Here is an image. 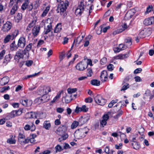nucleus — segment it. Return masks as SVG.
I'll return each instance as SVG.
<instances>
[{"instance_id":"obj_1","label":"nucleus","mask_w":154,"mask_h":154,"mask_svg":"<svg viewBox=\"0 0 154 154\" xmlns=\"http://www.w3.org/2000/svg\"><path fill=\"white\" fill-rule=\"evenodd\" d=\"M69 2L67 0H65L64 2L62 1L60 2L57 7V13L60 12V15L63 14V17H64L66 15V14L64 12L65 11L69 6Z\"/></svg>"},{"instance_id":"obj_2","label":"nucleus","mask_w":154,"mask_h":154,"mask_svg":"<svg viewBox=\"0 0 154 154\" xmlns=\"http://www.w3.org/2000/svg\"><path fill=\"white\" fill-rule=\"evenodd\" d=\"M87 129V128H80L76 130L74 133V136L75 138L77 139H80L82 137L85 136L86 135L88 132V131H86Z\"/></svg>"},{"instance_id":"obj_3","label":"nucleus","mask_w":154,"mask_h":154,"mask_svg":"<svg viewBox=\"0 0 154 154\" xmlns=\"http://www.w3.org/2000/svg\"><path fill=\"white\" fill-rule=\"evenodd\" d=\"M51 91L50 87L49 86H45L44 87H40L38 89V93L41 96H46L49 92Z\"/></svg>"},{"instance_id":"obj_4","label":"nucleus","mask_w":154,"mask_h":154,"mask_svg":"<svg viewBox=\"0 0 154 154\" xmlns=\"http://www.w3.org/2000/svg\"><path fill=\"white\" fill-rule=\"evenodd\" d=\"M84 6L83 1H81L80 4L79 5L77 8L75 10V13L78 15H81L84 11Z\"/></svg>"},{"instance_id":"obj_5","label":"nucleus","mask_w":154,"mask_h":154,"mask_svg":"<svg viewBox=\"0 0 154 154\" xmlns=\"http://www.w3.org/2000/svg\"><path fill=\"white\" fill-rule=\"evenodd\" d=\"M96 103L99 105H104L106 102V100L102 98L100 95H97L95 98Z\"/></svg>"},{"instance_id":"obj_6","label":"nucleus","mask_w":154,"mask_h":154,"mask_svg":"<svg viewBox=\"0 0 154 154\" xmlns=\"http://www.w3.org/2000/svg\"><path fill=\"white\" fill-rule=\"evenodd\" d=\"M86 65V62L82 61L79 63L75 67L76 69L79 71H83L87 68Z\"/></svg>"},{"instance_id":"obj_7","label":"nucleus","mask_w":154,"mask_h":154,"mask_svg":"<svg viewBox=\"0 0 154 154\" xmlns=\"http://www.w3.org/2000/svg\"><path fill=\"white\" fill-rule=\"evenodd\" d=\"M18 33V31L17 30L15 31L13 33L12 35H8L5 38L4 42L5 43L8 42L10 39H13L14 37L17 36Z\"/></svg>"},{"instance_id":"obj_8","label":"nucleus","mask_w":154,"mask_h":154,"mask_svg":"<svg viewBox=\"0 0 154 154\" xmlns=\"http://www.w3.org/2000/svg\"><path fill=\"white\" fill-rule=\"evenodd\" d=\"M12 26V24L9 21H7L3 25L2 27V30L4 32H8L9 30Z\"/></svg>"},{"instance_id":"obj_9","label":"nucleus","mask_w":154,"mask_h":154,"mask_svg":"<svg viewBox=\"0 0 154 154\" xmlns=\"http://www.w3.org/2000/svg\"><path fill=\"white\" fill-rule=\"evenodd\" d=\"M27 114L30 116V118L37 119L38 117H41L40 115H42L43 113L42 112H31L30 113L28 112Z\"/></svg>"},{"instance_id":"obj_10","label":"nucleus","mask_w":154,"mask_h":154,"mask_svg":"<svg viewBox=\"0 0 154 154\" xmlns=\"http://www.w3.org/2000/svg\"><path fill=\"white\" fill-rule=\"evenodd\" d=\"M108 77L107 72L105 70L101 72L100 76V79L102 82L106 81Z\"/></svg>"},{"instance_id":"obj_11","label":"nucleus","mask_w":154,"mask_h":154,"mask_svg":"<svg viewBox=\"0 0 154 154\" xmlns=\"http://www.w3.org/2000/svg\"><path fill=\"white\" fill-rule=\"evenodd\" d=\"M67 125L66 124L61 125L58 128L57 131L60 134L65 133L67 131Z\"/></svg>"},{"instance_id":"obj_12","label":"nucleus","mask_w":154,"mask_h":154,"mask_svg":"<svg viewBox=\"0 0 154 154\" xmlns=\"http://www.w3.org/2000/svg\"><path fill=\"white\" fill-rule=\"evenodd\" d=\"M26 39L23 37H20L18 40V46L22 48H24L26 45Z\"/></svg>"},{"instance_id":"obj_13","label":"nucleus","mask_w":154,"mask_h":154,"mask_svg":"<svg viewBox=\"0 0 154 154\" xmlns=\"http://www.w3.org/2000/svg\"><path fill=\"white\" fill-rule=\"evenodd\" d=\"M20 102L23 106H30L32 105V100L27 99L21 100H20Z\"/></svg>"},{"instance_id":"obj_14","label":"nucleus","mask_w":154,"mask_h":154,"mask_svg":"<svg viewBox=\"0 0 154 154\" xmlns=\"http://www.w3.org/2000/svg\"><path fill=\"white\" fill-rule=\"evenodd\" d=\"M40 27L35 26L33 28L32 32L33 35L35 36L37 35L39 32Z\"/></svg>"},{"instance_id":"obj_15","label":"nucleus","mask_w":154,"mask_h":154,"mask_svg":"<svg viewBox=\"0 0 154 154\" xmlns=\"http://www.w3.org/2000/svg\"><path fill=\"white\" fill-rule=\"evenodd\" d=\"M16 116H17L15 110H13L11 112L7 114L6 117V118L7 120H10Z\"/></svg>"},{"instance_id":"obj_16","label":"nucleus","mask_w":154,"mask_h":154,"mask_svg":"<svg viewBox=\"0 0 154 154\" xmlns=\"http://www.w3.org/2000/svg\"><path fill=\"white\" fill-rule=\"evenodd\" d=\"M59 134L61 136V137L58 138V140L60 142L62 140H66L68 137V135L66 133H63L61 134H62L59 133Z\"/></svg>"},{"instance_id":"obj_17","label":"nucleus","mask_w":154,"mask_h":154,"mask_svg":"<svg viewBox=\"0 0 154 154\" xmlns=\"http://www.w3.org/2000/svg\"><path fill=\"white\" fill-rule=\"evenodd\" d=\"M18 45L17 44L16 45L15 44V41H14L10 45V50L11 51H16L18 48L19 47L18 46Z\"/></svg>"},{"instance_id":"obj_18","label":"nucleus","mask_w":154,"mask_h":154,"mask_svg":"<svg viewBox=\"0 0 154 154\" xmlns=\"http://www.w3.org/2000/svg\"><path fill=\"white\" fill-rule=\"evenodd\" d=\"M128 57V55L127 54H120L117 56H115L114 58L115 59H123L126 58Z\"/></svg>"},{"instance_id":"obj_19","label":"nucleus","mask_w":154,"mask_h":154,"mask_svg":"<svg viewBox=\"0 0 154 154\" xmlns=\"http://www.w3.org/2000/svg\"><path fill=\"white\" fill-rule=\"evenodd\" d=\"M9 81V78L8 77H5L2 79L0 83L2 85H5L8 83Z\"/></svg>"},{"instance_id":"obj_20","label":"nucleus","mask_w":154,"mask_h":154,"mask_svg":"<svg viewBox=\"0 0 154 154\" xmlns=\"http://www.w3.org/2000/svg\"><path fill=\"white\" fill-rule=\"evenodd\" d=\"M51 125L49 121H45L43 124V128L46 130H49L51 128Z\"/></svg>"},{"instance_id":"obj_21","label":"nucleus","mask_w":154,"mask_h":154,"mask_svg":"<svg viewBox=\"0 0 154 154\" xmlns=\"http://www.w3.org/2000/svg\"><path fill=\"white\" fill-rule=\"evenodd\" d=\"M123 112L121 109V108L117 111V114L113 116V118L116 120H118V118L120 117L123 114Z\"/></svg>"},{"instance_id":"obj_22","label":"nucleus","mask_w":154,"mask_h":154,"mask_svg":"<svg viewBox=\"0 0 154 154\" xmlns=\"http://www.w3.org/2000/svg\"><path fill=\"white\" fill-rule=\"evenodd\" d=\"M152 23V19L151 18L146 19L143 21V24L146 26L151 25Z\"/></svg>"},{"instance_id":"obj_23","label":"nucleus","mask_w":154,"mask_h":154,"mask_svg":"<svg viewBox=\"0 0 154 154\" xmlns=\"http://www.w3.org/2000/svg\"><path fill=\"white\" fill-rule=\"evenodd\" d=\"M61 24L60 23H58L55 28L54 32V33H57L61 31Z\"/></svg>"},{"instance_id":"obj_24","label":"nucleus","mask_w":154,"mask_h":154,"mask_svg":"<svg viewBox=\"0 0 154 154\" xmlns=\"http://www.w3.org/2000/svg\"><path fill=\"white\" fill-rule=\"evenodd\" d=\"M18 8V6L17 5V4H14V5L13 7L12 8L10 11V14L11 15L14 14Z\"/></svg>"},{"instance_id":"obj_25","label":"nucleus","mask_w":154,"mask_h":154,"mask_svg":"<svg viewBox=\"0 0 154 154\" xmlns=\"http://www.w3.org/2000/svg\"><path fill=\"white\" fill-rule=\"evenodd\" d=\"M91 84L93 85L99 86L100 85V81L97 79H93L91 81Z\"/></svg>"},{"instance_id":"obj_26","label":"nucleus","mask_w":154,"mask_h":154,"mask_svg":"<svg viewBox=\"0 0 154 154\" xmlns=\"http://www.w3.org/2000/svg\"><path fill=\"white\" fill-rule=\"evenodd\" d=\"M29 4V0H26L22 4L21 6V9H22L24 11L25 10L26 8L28 6V5Z\"/></svg>"},{"instance_id":"obj_27","label":"nucleus","mask_w":154,"mask_h":154,"mask_svg":"<svg viewBox=\"0 0 154 154\" xmlns=\"http://www.w3.org/2000/svg\"><path fill=\"white\" fill-rule=\"evenodd\" d=\"M89 119V118L85 117L83 118L82 116H81L79 119V122H81L82 124H84L86 123Z\"/></svg>"},{"instance_id":"obj_28","label":"nucleus","mask_w":154,"mask_h":154,"mask_svg":"<svg viewBox=\"0 0 154 154\" xmlns=\"http://www.w3.org/2000/svg\"><path fill=\"white\" fill-rule=\"evenodd\" d=\"M131 78L132 76L130 75L126 76L124 79L122 85H124V84L127 83V82H128L129 80L131 79Z\"/></svg>"},{"instance_id":"obj_29","label":"nucleus","mask_w":154,"mask_h":154,"mask_svg":"<svg viewBox=\"0 0 154 154\" xmlns=\"http://www.w3.org/2000/svg\"><path fill=\"white\" fill-rule=\"evenodd\" d=\"M22 18V15L21 13H18L17 15L16 21L17 23H19L20 20Z\"/></svg>"},{"instance_id":"obj_30","label":"nucleus","mask_w":154,"mask_h":154,"mask_svg":"<svg viewBox=\"0 0 154 154\" xmlns=\"http://www.w3.org/2000/svg\"><path fill=\"white\" fill-rule=\"evenodd\" d=\"M93 73L92 70L91 68H88L87 69V74L88 77H91Z\"/></svg>"},{"instance_id":"obj_31","label":"nucleus","mask_w":154,"mask_h":154,"mask_svg":"<svg viewBox=\"0 0 154 154\" xmlns=\"http://www.w3.org/2000/svg\"><path fill=\"white\" fill-rule=\"evenodd\" d=\"M16 56L19 58V59L23 58V54L22 53V52H21L19 51H17L16 53Z\"/></svg>"},{"instance_id":"obj_32","label":"nucleus","mask_w":154,"mask_h":154,"mask_svg":"<svg viewBox=\"0 0 154 154\" xmlns=\"http://www.w3.org/2000/svg\"><path fill=\"white\" fill-rule=\"evenodd\" d=\"M79 122L76 121H74L72 124L71 128L72 129L75 128L78 125Z\"/></svg>"},{"instance_id":"obj_33","label":"nucleus","mask_w":154,"mask_h":154,"mask_svg":"<svg viewBox=\"0 0 154 154\" xmlns=\"http://www.w3.org/2000/svg\"><path fill=\"white\" fill-rule=\"evenodd\" d=\"M47 28L48 29L46 31L44 32L45 34L46 35L48 34V33L51 31V30L52 29V26L51 23H50L49 25L47 26Z\"/></svg>"},{"instance_id":"obj_34","label":"nucleus","mask_w":154,"mask_h":154,"mask_svg":"<svg viewBox=\"0 0 154 154\" xmlns=\"http://www.w3.org/2000/svg\"><path fill=\"white\" fill-rule=\"evenodd\" d=\"M124 85L122 87L121 91H125L129 88V84L128 83L124 84Z\"/></svg>"},{"instance_id":"obj_35","label":"nucleus","mask_w":154,"mask_h":154,"mask_svg":"<svg viewBox=\"0 0 154 154\" xmlns=\"http://www.w3.org/2000/svg\"><path fill=\"white\" fill-rule=\"evenodd\" d=\"M77 89L76 88H69L67 89V91L68 93L71 94L74 93L76 91Z\"/></svg>"},{"instance_id":"obj_36","label":"nucleus","mask_w":154,"mask_h":154,"mask_svg":"<svg viewBox=\"0 0 154 154\" xmlns=\"http://www.w3.org/2000/svg\"><path fill=\"white\" fill-rule=\"evenodd\" d=\"M23 109H20L18 110H15V112L16 115V116H20L22 113Z\"/></svg>"},{"instance_id":"obj_37","label":"nucleus","mask_w":154,"mask_h":154,"mask_svg":"<svg viewBox=\"0 0 154 154\" xmlns=\"http://www.w3.org/2000/svg\"><path fill=\"white\" fill-rule=\"evenodd\" d=\"M81 111L82 112H86L88 111V108L86 107V106L83 105L81 107Z\"/></svg>"},{"instance_id":"obj_38","label":"nucleus","mask_w":154,"mask_h":154,"mask_svg":"<svg viewBox=\"0 0 154 154\" xmlns=\"http://www.w3.org/2000/svg\"><path fill=\"white\" fill-rule=\"evenodd\" d=\"M132 39L130 38H128L125 39V42L128 44V45H131L132 44Z\"/></svg>"},{"instance_id":"obj_39","label":"nucleus","mask_w":154,"mask_h":154,"mask_svg":"<svg viewBox=\"0 0 154 154\" xmlns=\"http://www.w3.org/2000/svg\"><path fill=\"white\" fill-rule=\"evenodd\" d=\"M113 65L111 64H109L107 66V69L108 71H112L114 69V66Z\"/></svg>"},{"instance_id":"obj_40","label":"nucleus","mask_w":154,"mask_h":154,"mask_svg":"<svg viewBox=\"0 0 154 154\" xmlns=\"http://www.w3.org/2000/svg\"><path fill=\"white\" fill-rule=\"evenodd\" d=\"M56 151L57 152H60L61 150H63V149H62L61 147L59 145H57L55 147Z\"/></svg>"},{"instance_id":"obj_41","label":"nucleus","mask_w":154,"mask_h":154,"mask_svg":"<svg viewBox=\"0 0 154 154\" xmlns=\"http://www.w3.org/2000/svg\"><path fill=\"white\" fill-rule=\"evenodd\" d=\"M41 101H42V103H44L46 102L48 100V99H46L47 97L46 96H42V97H40Z\"/></svg>"},{"instance_id":"obj_42","label":"nucleus","mask_w":154,"mask_h":154,"mask_svg":"<svg viewBox=\"0 0 154 154\" xmlns=\"http://www.w3.org/2000/svg\"><path fill=\"white\" fill-rule=\"evenodd\" d=\"M32 46V44L29 43L28 45L26 46L25 49L26 50L29 52L31 49Z\"/></svg>"},{"instance_id":"obj_43","label":"nucleus","mask_w":154,"mask_h":154,"mask_svg":"<svg viewBox=\"0 0 154 154\" xmlns=\"http://www.w3.org/2000/svg\"><path fill=\"white\" fill-rule=\"evenodd\" d=\"M135 143V144L134 145V147H133V148L136 150H137L139 149L140 147V144L136 142Z\"/></svg>"},{"instance_id":"obj_44","label":"nucleus","mask_w":154,"mask_h":154,"mask_svg":"<svg viewBox=\"0 0 154 154\" xmlns=\"http://www.w3.org/2000/svg\"><path fill=\"white\" fill-rule=\"evenodd\" d=\"M7 142L8 143L11 144H15L16 140L13 139H9L7 140Z\"/></svg>"},{"instance_id":"obj_45","label":"nucleus","mask_w":154,"mask_h":154,"mask_svg":"<svg viewBox=\"0 0 154 154\" xmlns=\"http://www.w3.org/2000/svg\"><path fill=\"white\" fill-rule=\"evenodd\" d=\"M39 73H40V72H39L37 73H35V74H33L31 75H27V77H25V79H27L28 78H30L32 77H34V76H37V75H39Z\"/></svg>"},{"instance_id":"obj_46","label":"nucleus","mask_w":154,"mask_h":154,"mask_svg":"<svg viewBox=\"0 0 154 154\" xmlns=\"http://www.w3.org/2000/svg\"><path fill=\"white\" fill-rule=\"evenodd\" d=\"M142 69L141 68H138L136 69L134 72V74L139 73L141 72Z\"/></svg>"},{"instance_id":"obj_47","label":"nucleus","mask_w":154,"mask_h":154,"mask_svg":"<svg viewBox=\"0 0 154 154\" xmlns=\"http://www.w3.org/2000/svg\"><path fill=\"white\" fill-rule=\"evenodd\" d=\"M12 57V55L11 54H9L6 55L5 58V60H7V61H10Z\"/></svg>"},{"instance_id":"obj_48","label":"nucleus","mask_w":154,"mask_h":154,"mask_svg":"<svg viewBox=\"0 0 154 154\" xmlns=\"http://www.w3.org/2000/svg\"><path fill=\"white\" fill-rule=\"evenodd\" d=\"M101 63L102 65H104L107 62V59L104 57L102 58L100 60Z\"/></svg>"},{"instance_id":"obj_49","label":"nucleus","mask_w":154,"mask_h":154,"mask_svg":"<svg viewBox=\"0 0 154 154\" xmlns=\"http://www.w3.org/2000/svg\"><path fill=\"white\" fill-rule=\"evenodd\" d=\"M5 51L4 50H2L0 52V60L3 58V56L5 55Z\"/></svg>"},{"instance_id":"obj_50","label":"nucleus","mask_w":154,"mask_h":154,"mask_svg":"<svg viewBox=\"0 0 154 154\" xmlns=\"http://www.w3.org/2000/svg\"><path fill=\"white\" fill-rule=\"evenodd\" d=\"M107 123L106 121L103 119H102L100 121V126L103 127L105 126Z\"/></svg>"},{"instance_id":"obj_51","label":"nucleus","mask_w":154,"mask_h":154,"mask_svg":"<svg viewBox=\"0 0 154 154\" xmlns=\"http://www.w3.org/2000/svg\"><path fill=\"white\" fill-rule=\"evenodd\" d=\"M33 63V61L31 60H28L26 61V65L27 66H31Z\"/></svg>"},{"instance_id":"obj_52","label":"nucleus","mask_w":154,"mask_h":154,"mask_svg":"<svg viewBox=\"0 0 154 154\" xmlns=\"http://www.w3.org/2000/svg\"><path fill=\"white\" fill-rule=\"evenodd\" d=\"M119 46L120 48L121 49V50L125 49L127 48V46H126L125 45L123 44H121L119 45Z\"/></svg>"},{"instance_id":"obj_53","label":"nucleus","mask_w":154,"mask_h":154,"mask_svg":"<svg viewBox=\"0 0 154 154\" xmlns=\"http://www.w3.org/2000/svg\"><path fill=\"white\" fill-rule=\"evenodd\" d=\"M130 12L128 11L125 14V19L130 20L129 17L130 15Z\"/></svg>"},{"instance_id":"obj_54","label":"nucleus","mask_w":154,"mask_h":154,"mask_svg":"<svg viewBox=\"0 0 154 154\" xmlns=\"http://www.w3.org/2000/svg\"><path fill=\"white\" fill-rule=\"evenodd\" d=\"M22 53L23 54V57L24 55H26L27 57H29V52L27 51L25 49L24 50L22 51Z\"/></svg>"},{"instance_id":"obj_55","label":"nucleus","mask_w":154,"mask_h":154,"mask_svg":"<svg viewBox=\"0 0 154 154\" xmlns=\"http://www.w3.org/2000/svg\"><path fill=\"white\" fill-rule=\"evenodd\" d=\"M11 105L14 108H18L19 106V103H13Z\"/></svg>"},{"instance_id":"obj_56","label":"nucleus","mask_w":154,"mask_h":154,"mask_svg":"<svg viewBox=\"0 0 154 154\" xmlns=\"http://www.w3.org/2000/svg\"><path fill=\"white\" fill-rule=\"evenodd\" d=\"M152 6L150 5L149 6L146 8V11L145 13H149L152 10Z\"/></svg>"},{"instance_id":"obj_57","label":"nucleus","mask_w":154,"mask_h":154,"mask_svg":"<svg viewBox=\"0 0 154 154\" xmlns=\"http://www.w3.org/2000/svg\"><path fill=\"white\" fill-rule=\"evenodd\" d=\"M18 137V139H24L25 137L24 135L20 133L19 134Z\"/></svg>"},{"instance_id":"obj_58","label":"nucleus","mask_w":154,"mask_h":154,"mask_svg":"<svg viewBox=\"0 0 154 154\" xmlns=\"http://www.w3.org/2000/svg\"><path fill=\"white\" fill-rule=\"evenodd\" d=\"M24 129L26 131L30 130L31 129V125L28 124L24 126Z\"/></svg>"},{"instance_id":"obj_59","label":"nucleus","mask_w":154,"mask_h":154,"mask_svg":"<svg viewBox=\"0 0 154 154\" xmlns=\"http://www.w3.org/2000/svg\"><path fill=\"white\" fill-rule=\"evenodd\" d=\"M63 111L64 109L61 107H59L57 109V111L58 113H61Z\"/></svg>"},{"instance_id":"obj_60","label":"nucleus","mask_w":154,"mask_h":154,"mask_svg":"<svg viewBox=\"0 0 154 154\" xmlns=\"http://www.w3.org/2000/svg\"><path fill=\"white\" fill-rule=\"evenodd\" d=\"M87 61H88L87 63H86L87 64V67L88 66V65H90L91 66H93V64H92V62L91 59H88Z\"/></svg>"},{"instance_id":"obj_61","label":"nucleus","mask_w":154,"mask_h":154,"mask_svg":"<svg viewBox=\"0 0 154 154\" xmlns=\"http://www.w3.org/2000/svg\"><path fill=\"white\" fill-rule=\"evenodd\" d=\"M44 43V41L43 40H40L39 41L37 45L38 47H40L41 45H42Z\"/></svg>"},{"instance_id":"obj_62","label":"nucleus","mask_w":154,"mask_h":154,"mask_svg":"<svg viewBox=\"0 0 154 154\" xmlns=\"http://www.w3.org/2000/svg\"><path fill=\"white\" fill-rule=\"evenodd\" d=\"M93 100L91 98H88L85 99V101L86 103H91L92 101Z\"/></svg>"},{"instance_id":"obj_63","label":"nucleus","mask_w":154,"mask_h":154,"mask_svg":"<svg viewBox=\"0 0 154 154\" xmlns=\"http://www.w3.org/2000/svg\"><path fill=\"white\" fill-rule=\"evenodd\" d=\"M135 81L136 82H140L141 81V79L138 76H136L134 77Z\"/></svg>"},{"instance_id":"obj_64","label":"nucleus","mask_w":154,"mask_h":154,"mask_svg":"<svg viewBox=\"0 0 154 154\" xmlns=\"http://www.w3.org/2000/svg\"><path fill=\"white\" fill-rule=\"evenodd\" d=\"M35 22H34V21H32L31 23H29L28 26V28H31L32 27L35 23Z\"/></svg>"}]
</instances>
